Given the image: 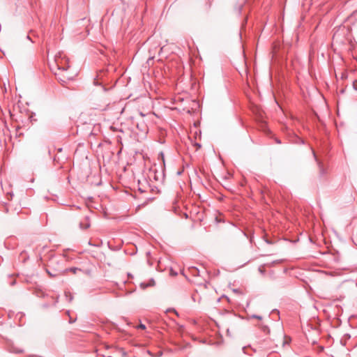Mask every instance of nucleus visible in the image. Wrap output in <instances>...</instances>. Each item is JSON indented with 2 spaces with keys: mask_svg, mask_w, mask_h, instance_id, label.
Here are the masks:
<instances>
[{
  "mask_svg": "<svg viewBox=\"0 0 357 357\" xmlns=\"http://www.w3.org/2000/svg\"><path fill=\"white\" fill-rule=\"evenodd\" d=\"M56 63L59 66V73H56V75L59 77V79H60V81L62 82H66V80L72 79L73 77L70 75L66 73V70H68L69 66H68L67 67L61 68L59 66L60 63H59V61L57 60H56Z\"/></svg>",
  "mask_w": 357,
  "mask_h": 357,
  "instance_id": "obj_1",
  "label": "nucleus"
},
{
  "mask_svg": "<svg viewBox=\"0 0 357 357\" xmlns=\"http://www.w3.org/2000/svg\"><path fill=\"white\" fill-rule=\"evenodd\" d=\"M312 154H313V156L315 159V160L317 162V165H318V167H319V174L321 176H324L325 174V170H324V168L323 167V165L321 164V162L320 161L318 160V159L317 158V156H316V154L314 153V151H312Z\"/></svg>",
  "mask_w": 357,
  "mask_h": 357,
  "instance_id": "obj_2",
  "label": "nucleus"
},
{
  "mask_svg": "<svg viewBox=\"0 0 357 357\" xmlns=\"http://www.w3.org/2000/svg\"><path fill=\"white\" fill-rule=\"evenodd\" d=\"M351 31L357 37V21L352 23Z\"/></svg>",
  "mask_w": 357,
  "mask_h": 357,
  "instance_id": "obj_3",
  "label": "nucleus"
},
{
  "mask_svg": "<svg viewBox=\"0 0 357 357\" xmlns=\"http://www.w3.org/2000/svg\"><path fill=\"white\" fill-rule=\"evenodd\" d=\"M351 20H354L355 22H357V10L354 11L351 15Z\"/></svg>",
  "mask_w": 357,
  "mask_h": 357,
  "instance_id": "obj_4",
  "label": "nucleus"
},
{
  "mask_svg": "<svg viewBox=\"0 0 357 357\" xmlns=\"http://www.w3.org/2000/svg\"><path fill=\"white\" fill-rule=\"evenodd\" d=\"M68 271H70L71 273H73V274H75L77 271H80V270L78 268H71Z\"/></svg>",
  "mask_w": 357,
  "mask_h": 357,
  "instance_id": "obj_5",
  "label": "nucleus"
},
{
  "mask_svg": "<svg viewBox=\"0 0 357 357\" xmlns=\"http://www.w3.org/2000/svg\"><path fill=\"white\" fill-rule=\"evenodd\" d=\"M176 208H177L176 202H175L173 203V206H172V210L174 211V212L175 213H176Z\"/></svg>",
  "mask_w": 357,
  "mask_h": 357,
  "instance_id": "obj_6",
  "label": "nucleus"
},
{
  "mask_svg": "<svg viewBox=\"0 0 357 357\" xmlns=\"http://www.w3.org/2000/svg\"><path fill=\"white\" fill-rule=\"evenodd\" d=\"M353 88L355 91H357V80L353 82Z\"/></svg>",
  "mask_w": 357,
  "mask_h": 357,
  "instance_id": "obj_7",
  "label": "nucleus"
},
{
  "mask_svg": "<svg viewBox=\"0 0 357 357\" xmlns=\"http://www.w3.org/2000/svg\"><path fill=\"white\" fill-rule=\"evenodd\" d=\"M138 328H141L142 330H144L146 328V326H145V325L141 324L139 325Z\"/></svg>",
  "mask_w": 357,
  "mask_h": 357,
  "instance_id": "obj_8",
  "label": "nucleus"
},
{
  "mask_svg": "<svg viewBox=\"0 0 357 357\" xmlns=\"http://www.w3.org/2000/svg\"><path fill=\"white\" fill-rule=\"evenodd\" d=\"M183 110L188 114L190 113V112H191L190 109H189V108H188V109L183 108Z\"/></svg>",
  "mask_w": 357,
  "mask_h": 357,
  "instance_id": "obj_9",
  "label": "nucleus"
},
{
  "mask_svg": "<svg viewBox=\"0 0 357 357\" xmlns=\"http://www.w3.org/2000/svg\"><path fill=\"white\" fill-rule=\"evenodd\" d=\"M183 215L185 217V218H186V219L188 218L187 213H183Z\"/></svg>",
  "mask_w": 357,
  "mask_h": 357,
  "instance_id": "obj_10",
  "label": "nucleus"
},
{
  "mask_svg": "<svg viewBox=\"0 0 357 357\" xmlns=\"http://www.w3.org/2000/svg\"><path fill=\"white\" fill-rule=\"evenodd\" d=\"M254 317H255V318H257V319H261V317H259V316H257V315L254 316Z\"/></svg>",
  "mask_w": 357,
  "mask_h": 357,
  "instance_id": "obj_11",
  "label": "nucleus"
},
{
  "mask_svg": "<svg viewBox=\"0 0 357 357\" xmlns=\"http://www.w3.org/2000/svg\"><path fill=\"white\" fill-rule=\"evenodd\" d=\"M171 273H172V275H176V273H174V272H173L172 271H171Z\"/></svg>",
  "mask_w": 357,
  "mask_h": 357,
  "instance_id": "obj_12",
  "label": "nucleus"
},
{
  "mask_svg": "<svg viewBox=\"0 0 357 357\" xmlns=\"http://www.w3.org/2000/svg\"><path fill=\"white\" fill-rule=\"evenodd\" d=\"M192 103L194 105H197V103L196 102H195V101H192Z\"/></svg>",
  "mask_w": 357,
  "mask_h": 357,
  "instance_id": "obj_13",
  "label": "nucleus"
},
{
  "mask_svg": "<svg viewBox=\"0 0 357 357\" xmlns=\"http://www.w3.org/2000/svg\"><path fill=\"white\" fill-rule=\"evenodd\" d=\"M47 273H48V274H49L50 276H54V275H52V273H50V272H49V271H47Z\"/></svg>",
  "mask_w": 357,
  "mask_h": 357,
  "instance_id": "obj_14",
  "label": "nucleus"
},
{
  "mask_svg": "<svg viewBox=\"0 0 357 357\" xmlns=\"http://www.w3.org/2000/svg\"><path fill=\"white\" fill-rule=\"evenodd\" d=\"M47 273H48V274H49L50 276H54V275H52V273H50V272H49V271H47Z\"/></svg>",
  "mask_w": 357,
  "mask_h": 357,
  "instance_id": "obj_15",
  "label": "nucleus"
},
{
  "mask_svg": "<svg viewBox=\"0 0 357 357\" xmlns=\"http://www.w3.org/2000/svg\"><path fill=\"white\" fill-rule=\"evenodd\" d=\"M277 354H271L268 357H273V356H276Z\"/></svg>",
  "mask_w": 357,
  "mask_h": 357,
  "instance_id": "obj_16",
  "label": "nucleus"
},
{
  "mask_svg": "<svg viewBox=\"0 0 357 357\" xmlns=\"http://www.w3.org/2000/svg\"><path fill=\"white\" fill-rule=\"evenodd\" d=\"M176 314H177V312L175 310H172Z\"/></svg>",
  "mask_w": 357,
  "mask_h": 357,
  "instance_id": "obj_17",
  "label": "nucleus"
},
{
  "mask_svg": "<svg viewBox=\"0 0 357 357\" xmlns=\"http://www.w3.org/2000/svg\"><path fill=\"white\" fill-rule=\"evenodd\" d=\"M179 101H180V102H183V98H180V99H179Z\"/></svg>",
  "mask_w": 357,
  "mask_h": 357,
  "instance_id": "obj_18",
  "label": "nucleus"
}]
</instances>
